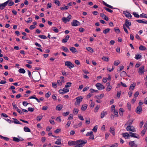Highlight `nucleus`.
Returning <instances> with one entry per match:
<instances>
[{
	"instance_id": "nucleus-20",
	"label": "nucleus",
	"mask_w": 147,
	"mask_h": 147,
	"mask_svg": "<svg viewBox=\"0 0 147 147\" xmlns=\"http://www.w3.org/2000/svg\"><path fill=\"white\" fill-rule=\"evenodd\" d=\"M122 135L123 137L125 138V139H127L130 136L129 132V134L127 132L123 133L122 134Z\"/></svg>"
},
{
	"instance_id": "nucleus-49",
	"label": "nucleus",
	"mask_w": 147,
	"mask_h": 147,
	"mask_svg": "<svg viewBox=\"0 0 147 147\" xmlns=\"http://www.w3.org/2000/svg\"><path fill=\"white\" fill-rule=\"evenodd\" d=\"M104 9L107 11H108L110 13H112L113 12V10L110 9L109 8H108L106 7H104Z\"/></svg>"
},
{
	"instance_id": "nucleus-27",
	"label": "nucleus",
	"mask_w": 147,
	"mask_h": 147,
	"mask_svg": "<svg viewBox=\"0 0 147 147\" xmlns=\"http://www.w3.org/2000/svg\"><path fill=\"white\" fill-rule=\"evenodd\" d=\"M63 106L61 105H57L56 108V110H58L59 111H60L63 108Z\"/></svg>"
},
{
	"instance_id": "nucleus-60",
	"label": "nucleus",
	"mask_w": 147,
	"mask_h": 147,
	"mask_svg": "<svg viewBox=\"0 0 147 147\" xmlns=\"http://www.w3.org/2000/svg\"><path fill=\"white\" fill-rule=\"evenodd\" d=\"M140 16L142 17L147 18V14L142 13L140 14Z\"/></svg>"
},
{
	"instance_id": "nucleus-1",
	"label": "nucleus",
	"mask_w": 147,
	"mask_h": 147,
	"mask_svg": "<svg viewBox=\"0 0 147 147\" xmlns=\"http://www.w3.org/2000/svg\"><path fill=\"white\" fill-rule=\"evenodd\" d=\"M78 144L76 145L74 147H83L85 144L87 142V141L85 140H79L77 141Z\"/></svg>"
},
{
	"instance_id": "nucleus-7",
	"label": "nucleus",
	"mask_w": 147,
	"mask_h": 147,
	"mask_svg": "<svg viewBox=\"0 0 147 147\" xmlns=\"http://www.w3.org/2000/svg\"><path fill=\"white\" fill-rule=\"evenodd\" d=\"M144 66H141L138 70V72L139 75H141L144 72Z\"/></svg>"
},
{
	"instance_id": "nucleus-28",
	"label": "nucleus",
	"mask_w": 147,
	"mask_h": 147,
	"mask_svg": "<svg viewBox=\"0 0 147 147\" xmlns=\"http://www.w3.org/2000/svg\"><path fill=\"white\" fill-rule=\"evenodd\" d=\"M24 131L26 132H30V129L27 126H25L24 128Z\"/></svg>"
},
{
	"instance_id": "nucleus-5",
	"label": "nucleus",
	"mask_w": 147,
	"mask_h": 147,
	"mask_svg": "<svg viewBox=\"0 0 147 147\" xmlns=\"http://www.w3.org/2000/svg\"><path fill=\"white\" fill-rule=\"evenodd\" d=\"M95 86L99 90H101L105 88L104 86L100 83H97Z\"/></svg>"
},
{
	"instance_id": "nucleus-12",
	"label": "nucleus",
	"mask_w": 147,
	"mask_h": 147,
	"mask_svg": "<svg viewBox=\"0 0 147 147\" xmlns=\"http://www.w3.org/2000/svg\"><path fill=\"white\" fill-rule=\"evenodd\" d=\"M5 3H6V6L8 4L9 6H11L14 4V2L12 0H8Z\"/></svg>"
},
{
	"instance_id": "nucleus-2",
	"label": "nucleus",
	"mask_w": 147,
	"mask_h": 147,
	"mask_svg": "<svg viewBox=\"0 0 147 147\" xmlns=\"http://www.w3.org/2000/svg\"><path fill=\"white\" fill-rule=\"evenodd\" d=\"M83 99V97L82 96L77 97L76 98V100L75 103V105L79 106L80 103L82 101Z\"/></svg>"
},
{
	"instance_id": "nucleus-34",
	"label": "nucleus",
	"mask_w": 147,
	"mask_h": 147,
	"mask_svg": "<svg viewBox=\"0 0 147 147\" xmlns=\"http://www.w3.org/2000/svg\"><path fill=\"white\" fill-rule=\"evenodd\" d=\"M19 72L20 73L24 74L26 71L24 69L20 68L19 69Z\"/></svg>"
},
{
	"instance_id": "nucleus-62",
	"label": "nucleus",
	"mask_w": 147,
	"mask_h": 147,
	"mask_svg": "<svg viewBox=\"0 0 147 147\" xmlns=\"http://www.w3.org/2000/svg\"><path fill=\"white\" fill-rule=\"evenodd\" d=\"M51 95V93L49 91L45 94V96L47 98L49 97Z\"/></svg>"
},
{
	"instance_id": "nucleus-43",
	"label": "nucleus",
	"mask_w": 147,
	"mask_h": 147,
	"mask_svg": "<svg viewBox=\"0 0 147 147\" xmlns=\"http://www.w3.org/2000/svg\"><path fill=\"white\" fill-rule=\"evenodd\" d=\"M16 111L20 114H22L24 113L22 111L20 110L19 109L18 107H16Z\"/></svg>"
},
{
	"instance_id": "nucleus-24",
	"label": "nucleus",
	"mask_w": 147,
	"mask_h": 147,
	"mask_svg": "<svg viewBox=\"0 0 147 147\" xmlns=\"http://www.w3.org/2000/svg\"><path fill=\"white\" fill-rule=\"evenodd\" d=\"M69 50L73 53H75L77 51V49L75 47H70L69 48Z\"/></svg>"
},
{
	"instance_id": "nucleus-3",
	"label": "nucleus",
	"mask_w": 147,
	"mask_h": 147,
	"mask_svg": "<svg viewBox=\"0 0 147 147\" xmlns=\"http://www.w3.org/2000/svg\"><path fill=\"white\" fill-rule=\"evenodd\" d=\"M65 66L68 67L69 69H71L74 67V65L70 61H66L65 63Z\"/></svg>"
},
{
	"instance_id": "nucleus-4",
	"label": "nucleus",
	"mask_w": 147,
	"mask_h": 147,
	"mask_svg": "<svg viewBox=\"0 0 147 147\" xmlns=\"http://www.w3.org/2000/svg\"><path fill=\"white\" fill-rule=\"evenodd\" d=\"M68 14L69 16H67V17H63L62 18V21L65 23H66L67 22H69L71 18V15L69 14V13Z\"/></svg>"
},
{
	"instance_id": "nucleus-9",
	"label": "nucleus",
	"mask_w": 147,
	"mask_h": 147,
	"mask_svg": "<svg viewBox=\"0 0 147 147\" xmlns=\"http://www.w3.org/2000/svg\"><path fill=\"white\" fill-rule=\"evenodd\" d=\"M123 14L125 16L128 18H131L132 17V16L131 14L128 12L127 11H124L123 12Z\"/></svg>"
},
{
	"instance_id": "nucleus-16",
	"label": "nucleus",
	"mask_w": 147,
	"mask_h": 147,
	"mask_svg": "<svg viewBox=\"0 0 147 147\" xmlns=\"http://www.w3.org/2000/svg\"><path fill=\"white\" fill-rule=\"evenodd\" d=\"M142 111V108L141 106L139 105L137 107L136 109V112L138 114H140Z\"/></svg>"
},
{
	"instance_id": "nucleus-51",
	"label": "nucleus",
	"mask_w": 147,
	"mask_h": 147,
	"mask_svg": "<svg viewBox=\"0 0 147 147\" xmlns=\"http://www.w3.org/2000/svg\"><path fill=\"white\" fill-rule=\"evenodd\" d=\"M53 30L56 33H57L59 32V30L56 27H53L52 28Z\"/></svg>"
},
{
	"instance_id": "nucleus-11",
	"label": "nucleus",
	"mask_w": 147,
	"mask_h": 147,
	"mask_svg": "<svg viewBox=\"0 0 147 147\" xmlns=\"http://www.w3.org/2000/svg\"><path fill=\"white\" fill-rule=\"evenodd\" d=\"M68 145L69 146L75 145L77 144V142L72 141H69L68 142Z\"/></svg>"
},
{
	"instance_id": "nucleus-47",
	"label": "nucleus",
	"mask_w": 147,
	"mask_h": 147,
	"mask_svg": "<svg viewBox=\"0 0 147 147\" xmlns=\"http://www.w3.org/2000/svg\"><path fill=\"white\" fill-rule=\"evenodd\" d=\"M72 84L70 82H68L66 84V85L65 86L66 88H68L70 87Z\"/></svg>"
},
{
	"instance_id": "nucleus-40",
	"label": "nucleus",
	"mask_w": 147,
	"mask_h": 147,
	"mask_svg": "<svg viewBox=\"0 0 147 147\" xmlns=\"http://www.w3.org/2000/svg\"><path fill=\"white\" fill-rule=\"evenodd\" d=\"M142 57L141 55L140 54L136 55L135 56V59L138 60L141 58Z\"/></svg>"
},
{
	"instance_id": "nucleus-44",
	"label": "nucleus",
	"mask_w": 147,
	"mask_h": 147,
	"mask_svg": "<svg viewBox=\"0 0 147 147\" xmlns=\"http://www.w3.org/2000/svg\"><path fill=\"white\" fill-rule=\"evenodd\" d=\"M42 118V115H38L36 118V120L38 121H40L41 120Z\"/></svg>"
},
{
	"instance_id": "nucleus-59",
	"label": "nucleus",
	"mask_w": 147,
	"mask_h": 147,
	"mask_svg": "<svg viewBox=\"0 0 147 147\" xmlns=\"http://www.w3.org/2000/svg\"><path fill=\"white\" fill-rule=\"evenodd\" d=\"M32 19L31 18H29L28 20L27 21H26V22L28 23H31L32 21Z\"/></svg>"
},
{
	"instance_id": "nucleus-56",
	"label": "nucleus",
	"mask_w": 147,
	"mask_h": 147,
	"mask_svg": "<svg viewBox=\"0 0 147 147\" xmlns=\"http://www.w3.org/2000/svg\"><path fill=\"white\" fill-rule=\"evenodd\" d=\"M71 123V122L70 121H69L65 125V127L67 128H68L69 127L70 124Z\"/></svg>"
},
{
	"instance_id": "nucleus-33",
	"label": "nucleus",
	"mask_w": 147,
	"mask_h": 147,
	"mask_svg": "<svg viewBox=\"0 0 147 147\" xmlns=\"http://www.w3.org/2000/svg\"><path fill=\"white\" fill-rule=\"evenodd\" d=\"M110 29L109 28H107L106 29H105L103 31V33L105 34H106L107 33L109 32Z\"/></svg>"
},
{
	"instance_id": "nucleus-25",
	"label": "nucleus",
	"mask_w": 147,
	"mask_h": 147,
	"mask_svg": "<svg viewBox=\"0 0 147 147\" xmlns=\"http://www.w3.org/2000/svg\"><path fill=\"white\" fill-rule=\"evenodd\" d=\"M86 49L88 51L92 53H93L94 52L93 49L91 47H86Z\"/></svg>"
},
{
	"instance_id": "nucleus-8",
	"label": "nucleus",
	"mask_w": 147,
	"mask_h": 147,
	"mask_svg": "<svg viewBox=\"0 0 147 147\" xmlns=\"http://www.w3.org/2000/svg\"><path fill=\"white\" fill-rule=\"evenodd\" d=\"M129 135L131 137H134L138 139H139L140 138L139 136L136 133L130 132Z\"/></svg>"
},
{
	"instance_id": "nucleus-55",
	"label": "nucleus",
	"mask_w": 147,
	"mask_h": 147,
	"mask_svg": "<svg viewBox=\"0 0 147 147\" xmlns=\"http://www.w3.org/2000/svg\"><path fill=\"white\" fill-rule=\"evenodd\" d=\"M92 134H93V132L92 131H91L90 132H88L87 133L86 135L87 136H90V135H91Z\"/></svg>"
},
{
	"instance_id": "nucleus-26",
	"label": "nucleus",
	"mask_w": 147,
	"mask_h": 147,
	"mask_svg": "<svg viewBox=\"0 0 147 147\" xmlns=\"http://www.w3.org/2000/svg\"><path fill=\"white\" fill-rule=\"evenodd\" d=\"M6 3H4L1 4H0V9L2 10L6 6Z\"/></svg>"
},
{
	"instance_id": "nucleus-46",
	"label": "nucleus",
	"mask_w": 147,
	"mask_h": 147,
	"mask_svg": "<svg viewBox=\"0 0 147 147\" xmlns=\"http://www.w3.org/2000/svg\"><path fill=\"white\" fill-rule=\"evenodd\" d=\"M120 63V62L119 61H114V64L115 65L117 66L119 65Z\"/></svg>"
},
{
	"instance_id": "nucleus-45",
	"label": "nucleus",
	"mask_w": 147,
	"mask_h": 147,
	"mask_svg": "<svg viewBox=\"0 0 147 147\" xmlns=\"http://www.w3.org/2000/svg\"><path fill=\"white\" fill-rule=\"evenodd\" d=\"M115 31L116 33L118 34H119L120 32V30L118 28H115Z\"/></svg>"
},
{
	"instance_id": "nucleus-64",
	"label": "nucleus",
	"mask_w": 147,
	"mask_h": 147,
	"mask_svg": "<svg viewBox=\"0 0 147 147\" xmlns=\"http://www.w3.org/2000/svg\"><path fill=\"white\" fill-rule=\"evenodd\" d=\"M86 123L88 124L90 123V119L89 118H86Z\"/></svg>"
},
{
	"instance_id": "nucleus-18",
	"label": "nucleus",
	"mask_w": 147,
	"mask_h": 147,
	"mask_svg": "<svg viewBox=\"0 0 147 147\" xmlns=\"http://www.w3.org/2000/svg\"><path fill=\"white\" fill-rule=\"evenodd\" d=\"M100 16L102 17V18L105 20L108 21L109 20L108 17L105 15L103 13H101Z\"/></svg>"
},
{
	"instance_id": "nucleus-54",
	"label": "nucleus",
	"mask_w": 147,
	"mask_h": 147,
	"mask_svg": "<svg viewBox=\"0 0 147 147\" xmlns=\"http://www.w3.org/2000/svg\"><path fill=\"white\" fill-rule=\"evenodd\" d=\"M135 86V84H131L130 86L129 89H131L132 90H133L134 89Z\"/></svg>"
},
{
	"instance_id": "nucleus-48",
	"label": "nucleus",
	"mask_w": 147,
	"mask_h": 147,
	"mask_svg": "<svg viewBox=\"0 0 147 147\" xmlns=\"http://www.w3.org/2000/svg\"><path fill=\"white\" fill-rule=\"evenodd\" d=\"M133 122V120H129L127 123H126L125 125H131Z\"/></svg>"
},
{
	"instance_id": "nucleus-15",
	"label": "nucleus",
	"mask_w": 147,
	"mask_h": 147,
	"mask_svg": "<svg viewBox=\"0 0 147 147\" xmlns=\"http://www.w3.org/2000/svg\"><path fill=\"white\" fill-rule=\"evenodd\" d=\"M24 140V139L22 138H18L15 137H13V140L15 142H19L20 141H23Z\"/></svg>"
},
{
	"instance_id": "nucleus-50",
	"label": "nucleus",
	"mask_w": 147,
	"mask_h": 147,
	"mask_svg": "<svg viewBox=\"0 0 147 147\" xmlns=\"http://www.w3.org/2000/svg\"><path fill=\"white\" fill-rule=\"evenodd\" d=\"M102 59L103 60L106 61H109V58L108 57H103L102 58Z\"/></svg>"
},
{
	"instance_id": "nucleus-30",
	"label": "nucleus",
	"mask_w": 147,
	"mask_h": 147,
	"mask_svg": "<svg viewBox=\"0 0 147 147\" xmlns=\"http://www.w3.org/2000/svg\"><path fill=\"white\" fill-rule=\"evenodd\" d=\"M124 110L122 108H120L119 110V113L120 115L122 116L123 115Z\"/></svg>"
},
{
	"instance_id": "nucleus-53",
	"label": "nucleus",
	"mask_w": 147,
	"mask_h": 147,
	"mask_svg": "<svg viewBox=\"0 0 147 147\" xmlns=\"http://www.w3.org/2000/svg\"><path fill=\"white\" fill-rule=\"evenodd\" d=\"M133 14L134 16L137 18H138L139 17V15L136 12H134L133 13Z\"/></svg>"
},
{
	"instance_id": "nucleus-63",
	"label": "nucleus",
	"mask_w": 147,
	"mask_h": 147,
	"mask_svg": "<svg viewBox=\"0 0 147 147\" xmlns=\"http://www.w3.org/2000/svg\"><path fill=\"white\" fill-rule=\"evenodd\" d=\"M61 131V129H58L54 131L55 133L56 134H58Z\"/></svg>"
},
{
	"instance_id": "nucleus-41",
	"label": "nucleus",
	"mask_w": 147,
	"mask_h": 147,
	"mask_svg": "<svg viewBox=\"0 0 147 147\" xmlns=\"http://www.w3.org/2000/svg\"><path fill=\"white\" fill-rule=\"evenodd\" d=\"M78 110L76 108H75L74 110V113L75 115L77 114L78 112Z\"/></svg>"
},
{
	"instance_id": "nucleus-14",
	"label": "nucleus",
	"mask_w": 147,
	"mask_h": 147,
	"mask_svg": "<svg viewBox=\"0 0 147 147\" xmlns=\"http://www.w3.org/2000/svg\"><path fill=\"white\" fill-rule=\"evenodd\" d=\"M131 22L127 19H126L125 20V23L123 25L124 26H131Z\"/></svg>"
},
{
	"instance_id": "nucleus-61",
	"label": "nucleus",
	"mask_w": 147,
	"mask_h": 147,
	"mask_svg": "<svg viewBox=\"0 0 147 147\" xmlns=\"http://www.w3.org/2000/svg\"><path fill=\"white\" fill-rule=\"evenodd\" d=\"M22 104L24 106L26 107L27 106L29 103H28L26 101H24L23 102Z\"/></svg>"
},
{
	"instance_id": "nucleus-57",
	"label": "nucleus",
	"mask_w": 147,
	"mask_h": 147,
	"mask_svg": "<svg viewBox=\"0 0 147 147\" xmlns=\"http://www.w3.org/2000/svg\"><path fill=\"white\" fill-rule=\"evenodd\" d=\"M69 113V111H67L66 112H64L62 113L63 115L64 116H66L68 115Z\"/></svg>"
},
{
	"instance_id": "nucleus-23",
	"label": "nucleus",
	"mask_w": 147,
	"mask_h": 147,
	"mask_svg": "<svg viewBox=\"0 0 147 147\" xmlns=\"http://www.w3.org/2000/svg\"><path fill=\"white\" fill-rule=\"evenodd\" d=\"M115 129L114 127H111L110 128L109 131L113 136H114L115 134Z\"/></svg>"
},
{
	"instance_id": "nucleus-38",
	"label": "nucleus",
	"mask_w": 147,
	"mask_h": 147,
	"mask_svg": "<svg viewBox=\"0 0 147 147\" xmlns=\"http://www.w3.org/2000/svg\"><path fill=\"white\" fill-rule=\"evenodd\" d=\"M62 49L63 50V51H64L65 52H69V50L67 48H66L65 47H64V46L62 47Z\"/></svg>"
},
{
	"instance_id": "nucleus-13",
	"label": "nucleus",
	"mask_w": 147,
	"mask_h": 147,
	"mask_svg": "<svg viewBox=\"0 0 147 147\" xmlns=\"http://www.w3.org/2000/svg\"><path fill=\"white\" fill-rule=\"evenodd\" d=\"M79 23V22L77 20H74L71 23V25L73 26H78V24Z\"/></svg>"
},
{
	"instance_id": "nucleus-22",
	"label": "nucleus",
	"mask_w": 147,
	"mask_h": 147,
	"mask_svg": "<svg viewBox=\"0 0 147 147\" xmlns=\"http://www.w3.org/2000/svg\"><path fill=\"white\" fill-rule=\"evenodd\" d=\"M102 3L104 5L107 7L111 9H115V8H114L112 6L107 4L104 1H103Z\"/></svg>"
},
{
	"instance_id": "nucleus-32",
	"label": "nucleus",
	"mask_w": 147,
	"mask_h": 147,
	"mask_svg": "<svg viewBox=\"0 0 147 147\" xmlns=\"http://www.w3.org/2000/svg\"><path fill=\"white\" fill-rule=\"evenodd\" d=\"M38 36L39 38L42 39H46L47 38V36L44 35H39Z\"/></svg>"
},
{
	"instance_id": "nucleus-31",
	"label": "nucleus",
	"mask_w": 147,
	"mask_h": 147,
	"mask_svg": "<svg viewBox=\"0 0 147 147\" xmlns=\"http://www.w3.org/2000/svg\"><path fill=\"white\" fill-rule=\"evenodd\" d=\"M55 144H61V140L60 139H57L55 142Z\"/></svg>"
},
{
	"instance_id": "nucleus-58",
	"label": "nucleus",
	"mask_w": 147,
	"mask_h": 147,
	"mask_svg": "<svg viewBox=\"0 0 147 147\" xmlns=\"http://www.w3.org/2000/svg\"><path fill=\"white\" fill-rule=\"evenodd\" d=\"M69 8V7L68 6H65L64 7H61L60 8V9L62 10H63L64 9H67Z\"/></svg>"
},
{
	"instance_id": "nucleus-42",
	"label": "nucleus",
	"mask_w": 147,
	"mask_h": 147,
	"mask_svg": "<svg viewBox=\"0 0 147 147\" xmlns=\"http://www.w3.org/2000/svg\"><path fill=\"white\" fill-rule=\"evenodd\" d=\"M54 3L57 5L59 6L60 5V2L58 0H54Z\"/></svg>"
},
{
	"instance_id": "nucleus-10",
	"label": "nucleus",
	"mask_w": 147,
	"mask_h": 147,
	"mask_svg": "<svg viewBox=\"0 0 147 147\" xmlns=\"http://www.w3.org/2000/svg\"><path fill=\"white\" fill-rule=\"evenodd\" d=\"M129 145L131 147H137V145L135 144L134 141L130 142Z\"/></svg>"
},
{
	"instance_id": "nucleus-17",
	"label": "nucleus",
	"mask_w": 147,
	"mask_h": 147,
	"mask_svg": "<svg viewBox=\"0 0 147 147\" xmlns=\"http://www.w3.org/2000/svg\"><path fill=\"white\" fill-rule=\"evenodd\" d=\"M69 37L70 36L69 35H67L66 36L65 38L62 40V42L63 43H65L67 42Z\"/></svg>"
},
{
	"instance_id": "nucleus-37",
	"label": "nucleus",
	"mask_w": 147,
	"mask_h": 147,
	"mask_svg": "<svg viewBox=\"0 0 147 147\" xmlns=\"http://www.w3.org/2000/svg\"><path fill=\"white\" fill-rule=\"evenodd\" d=\"M98 126L97 125H95L94 126V128L92 129V131H94V132H96L97 130Z\"/></svg>"
},
{
	"instance_id": "nucleus-52",
	"label": "nucleus",
	"mask_w": 147,
	"mask_h": 147,
	"mask_svg": "<svg viewBox=\"0 0 147 147\" xmlns=\"http://www.w3.org/2000/svg\"><path fill=\"white\" fill-rule=\"evenodd\" d=\"M99 108V106H97L94 109V112L95 113L97 112Z\"/></svg>"
},
{
	"instance_id": "nucleus-39",
	"label": "nucleus",
	"mask_w": 147,
	"mask_h": 147,
	"mask_svg": "<svg viewBox=\"0 0 147 147\" xmlns=\"http://www.w3.org/2000/svg\"><path fill=\"white\" fill-rule=\"evenodd\" d=\"M0 138L1 139H3L7 141H8L9 140V138L6 137H3L2 136L0 135Z\"/></svg>"
},
{
	"instance_id": "nucleus-29",
	"label": "nucleus",
	"mask_w": 147,
	"mask_h": 147,
	"mask_svg": "<svg viewBox=\"0 0 147 147\" xmlns=\"http://www.w3.org/2000/svg\"><path fill=\"white\" fill-rule=\"evenodd\" d=\"M87 108V106L86 105L84 104V105H83L82 106V107L81 108V109L83 111H85L86 109Z\"/></svg>"
},
{
	"instance_id": "nucleus-19",
	"label": "nucleus",
	"mask_w": 147,
	"mask_h": 147,
	"mask_svg": "<svg viewBox=\"0 0 147 147\" xmlns=\"http://www.w3.org/2000/svg\"><path fill=\"white\" fill-rule=\"evenodd\" d=\"M104 96L103 94H101L100 95H97L95 96V98L97 99H100L102 98Z\"/></svg>"
},
{
	"instance_id": "nucleus-36",
	"label": "nucleus",
	"mask_w": 147,
	"mask_h": 147,
	"mask_svg": "<svg viewBox=\"0 0 147 147\" xmlns=\"http://www.w3.org/2000/svg\"><path fill=\"white\" fill-rule=\"evenodd\" d=\"M67 88H64L63 89L64 94L68 92L69 91V90Z\"/></svg>"
},
{
	"instance_id": "nucleus-6",
	"label": "nucleus",
	"mask_w": 147,
	"mask_h": 147,
	"mask_svg": "<svg viewBox=\"0 0 147 147\" xmlns=\"http://www.w3.org/2000/svg\"><path fill=\"white\" fill-rule=\"evenodd\" d=\"M127 130L129 131L135 132V128L133 126L128 125L126 127Z\"/></svg>"
},
{
	"instance_id": "nucleus-21",
	"label": "nucleus",
	"mask_w": 147,
	"mask_h": 147,
	"mask_svg": "<svg viewBox=\"0 0 147 147\" xmlns=\"http://www.w3.org/2000/svg\"><path fill=\"white\" fill-rule=\"evenodd\" d=\"M107 111H105V110H104L101 113L100 115L101 118H103L105 115L107 114Z\"/></svg>"
},
{
	"instance_id": "nucleus-35",
	"label": "nucleus",
	"mask_w": 147,
	"mask_h": 147,
	"mask_svg": "<svg viewBox=\"0 0 147 147\" xmlns=\"http://www.w3.org/2000/svg\"><path fill=\"white\" fill-rule=\"evenodd\" d=\"M139 49L141 50H146V49L144 46L140 45L139 47Z\"/></svg>"
}]
</instances>
